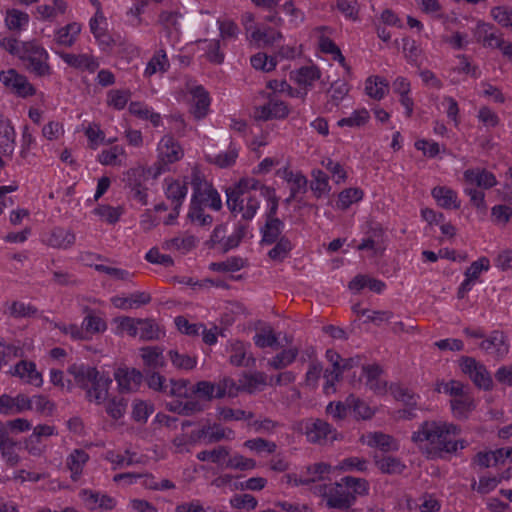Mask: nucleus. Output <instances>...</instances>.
<instances>
[{"label": "nucleus", "mask_w": 512, "mask_h": 512, "mask_svg": "<svg viewBox=\"0 0 512 512\" xmlns=\"http://www.w3.org/2000/svg\"><path fill=\"white\" fill-rule=\"evenodd\" d=\"M460 428L446 421H425L412 434V441L420 448H426L432 456L443 452L454 453L465 447L463 440L457 439Z\"/></svg>", "instance_id": "f257e3e1"}, {"label": "nucleus", "mask_w": 512, "mask_h": 512, "mask_svg": "<svg viewBox=\"0 0 512 512\" xmlns=\"http://www.w3.org/2000/svg\"><path fill=\"white\" fill-rule=\"evenodd\" d=\"M368 492V483L364 479L347 476L340 482L318 484L313 493L322 498L326 506L333 509H348L356 500Z\"/></svg>", "instance_id": "f03ea898"}, {"label": "nucleus", "mask_w": 512, "mask_h": 512, "mask_svg": "<svg viewBox=\"0 0 512 512\" xmlns=\"http://www.w3.org/2000/svg\"><path fill=\"white\" fill-rule=\"evenodd\" d=\"M260 181L255 178H242L235 186L226 190L228 209L234 214H240L245 220L255 217L259 207Z\"/></svg>", "instance_id": "7ed1b4c3"}, {"label": "nucleus", "mask_w": 512, "mask_h": 512, "mask_svg": "<svg viewBox=\"0 0 512 512\" xmlns=\"http://www.w3.org/2000/svg\"><path fill=\"white\" fill-rule=\"evenodd\" d=\"M177 99L189 105V111L196 119L204 118L210 111L209 93L194 81L189 80L185 83L184 88L177 95Z\"/></svg>", "instance_id": "20e7f679"}, {"label": "nucleus", "mask_w": 512, "mask_h": 512, "mask_svg": "<svg viewBox=\"0 0 512 512\" xmlns=\"http://www.w3.org/2000/svg\"><path fill=\"white\" fill-rule=\"evenodd\" d=\"M191 394L202 400L211 401L224 397L234 398L238 395V388L234 379L223 377L217 383L206 380L197 382L192 387Z\"/></svg>", "instance_id": "39448f33"}, {"label": "nucleus", "mask_w": 512, "mask_h": 512, "mask_svg": "<svg viewBox=\"0 0 512 512\" xmlns=\"http://www.w3.org/2000/svg\"><path fill=\"white\" fill-rule=\"evenodd\" d=\"M334 471L332 465L319 462L307 466L299 473H288L282 477V482L290 486H307L328 479L329 475Z\"/></svg>", "instance_id": "423d86ee"}, {"label": "nucleus", "mask_w": 512, "mask_h": 512, "mask_svg": "<svg viewBox=\"0 0 512 512\" xmlns=\"http://www.w3.org/2000/svg\"><path fill=\"white\" fill-rule=\"evenodd\" d=\"M191 185L193 188L192 196L202 205L218 211L222 207V201L219 193L205 179L200 170L194 168L191 172Z\"/></svg>", "instance_id": "0eeeda50"}, {"label": "nucleus", "mask_w": 512, "mask_h": 512, "mask_svg": "<svg viewBox=\"0 0 512 512\" xmlns=\"http://www.w3.org/2000/svg\"><path fill=\"white\" fill-rule=\"evenodd\" d=\"M184 156L182 146L172 136H163L157 144V164L154 176L166 171L169 165L180 161Z\"/></svg>", "instance_id": "6e6552de"}, {"label": "nucleus", "mask_w": 512, "mask_h": 512, "mask_svg": "<svg viewBox=\"0 0 512 512\" xmlns=\"http://www.w3.org/2000/svg\"><path fill=\"white\" fill-rule=\"evenodd\" d=\"M48 52L36 41L25 42L22 45L20 58L27 63L28 69L37 75L49 73Z\"/></svg>", "instance_id": "1a4fd4ad"}, {"label": "nucleus", "mask_w": 512, "mask_h": 512, "mask_svg": "<svg viewBox=\"0 0 512 512\" xmlns=\"http://www.w3.org/2000/svg\"><path fill=\"white\" fill-rule=\"evenodd\" d=\"M326 359L331 363L332 370H326L324 373L325 383L323 391L326 395H331L336 392L335 383L339 380L340 375L345 369L352 367V359H342L340 355L332 350L326 351Z\"/></svg>", "instance_id": "9d476101"}, {"label": "nucleus", "mask_w": 512, "mask_h": 512, "mask_svg": "<svg viewBox=\"0 0 512 512\" xmlns=\"http://www.w3.org/2000/svg\"><path fill=\"white\" fill-rule=\"evenodd\" d=\"M288 114L287 104L275 94L269 95L264 104L255 106L253 110L254 119L259 121L284 119Z\"/></svg>", "instance_id": "9b49d317"}, {"label": "nucleus", "mask_w": 512, "mask_h": 512, "mask_svg": "<svg viewBox=\"0 0 512 512\" xmlns=\"http://www.w3.org/2000/svg\"><path fill=\"white\" fill-rule=\"evenodd\" d=\"M301 430L311 443L322 444L337 439V432L327 422L310 419L302 423Z\"/></svg>", "instance_id": "f8f14e48"}, {"label": "nucleus", "mask_w": 512, "mask_h": 512, "mask_svg": "<svg viewBox=\"0 0 512 512\" xmlns=\"http://www.w3.org/2000/svg\"><path fill=\"white\" fill-rule=\"evenodd\" d=\"M219 419L223 421H248V426L256 432L270 430L274 425L272 421L266 419L264 421H252L253 414L242 409H232L229 407H220L217 409Z\"/></svg>", "instance_id": "ddd939ff"}, {"label": "nucleus", "mask_w": 512, "mask_h": 512, "mask_svg": "<svg viewBox=\"0 0 512 512\" xmlns=\"http://www.w3.org/2000/svg\"><path fill=\"white\" fill-rule=\"evenodd\" d=\"M57 435L55 426L48 424H40L33 428V432L24 441V447L27 452L32 455L39 457L46 450V444L44 438Z\"/></svg>", "instance_id": "4468645a"}, {"label": "nucleus", "mask_w": 512, "mask_h": 512, "mask_svg": "<svg viewBox=\"0 0 512 512\" xmlns=\"http://www.w3.org/2000/svg\"><path fill=\"white\" fill-rule=\"evenodd\" d=\"M0 82L11 92L20 97H28L35 93L27 78L14 69L0 72Z\"/></svg>", "instance_id": "2eb2a0df"}, {"label": "nucleus", "mask_w": 512, "mask_h": 512, "mask_svg": "<svg viewBox=\"0 0 512 512\" xmlns=\"http://www.w3.org/2000/svg\"><path fill=\"white\" fill-rule=\"evenodd\" d=\"M463 373L467 374L476 386L482 389H489L492 379L486 368L475 359L465 357L460 362Z\"/></svg>", "instance_id": "dca6fc26"}, {"label": "nucleus", "mask_w": 512, "mask_h": 512, "mask_svg": "<svg viewBox=\"0 0 512 512\" xmlns=\"http://www.w3.org/2000/svg\"><path fill=\"white\" fill-rule=\"evenodd\" d=\"M479 347L485 354L494 359H502L509 352V344L504 334L499 331H494L484 338Z\"/></svg>", "instance_id": "f3484780"}, {"label": "nucleus", "mask_w": 512, "mask_h": 512, "mask_svg": "<svg viewBox=\"0 0 512 512\" xmlns=\"http://www.w3.org/2000/svg\"><path fill=\"white\" fill-rule=\"evenodd\" d=\"M79 496L85 506L90 510L110 511L113 510L117 504L114 497L90 489L81 490Z\"/></svg>", "instance_id": "a211bd4d"}, {"label": "nucleus", "mask_w": 512, "mask_h": 512, "mask_svg": "<svg viewBox=\"0 0 512 512\" xmlns=\"http://www.w3.org/2000/svg\"><path fill=\"white\" fill-rule=\"evenodd\" d=\"M51 49L59 55V57L70 67L93 73L98 67V60L91 54L88 53H66L58 51L54 46Z\"/></svg>", "instance_id": "6ab92c4d"}, {"label": "nucleus", "mask_w": 512, "mask_h": 512, "mask_svg": "<svg viewBox=\"0 0 512 512\" xmlns=\"http://www.w3.org/2000/svg\"><path fill=\"white\" fill-rule=\"evenodd\" d=\"M16 132L11 121L0 115V166L5 165L2 157H11L15 149Z\"/></svg>", "instance_id": "aec40b11"}, {"label": "nucleus", "mask_w": 512, "mask_h": 512, "mask_svg": "<svg viewBox=\"0 0 512 512\" xmlns=\"http://www.w3.org/2000/svg\"><path fill=\"white\" fill-rule=\"evenodd\" d=\"M112 383V379L109 375L99 373L87 388L86 398L90 402H94L98 405L104 403L108 398L109 388Z\"/></svg>", "instance_id": "412c9836"}, {"label": "nucleus", "mask_w": 512, "mask_h": 512, "mask_svg": "<svg viewBox=\"0 0 512 512\" xmlns=\"http://www.w3.org/2000/svg\"><path fill=\"white\" fill-rule=\"evenodd\" d=\"M75 239V234L72 231L55 227L43 234L41 241L49 247L66 250L75 243Z\"/></svg>", "instance_id": "4be33fe9"}, {"label": "nucleus", "mask_w": 512, "mask_h": 512, "mask_svg": "<svg viewBox=\"0 0 512 512\" xmlns=\"http://www.w3.org/2000/svg\"><path fill=\"white\" fill-rule=\"evenodd\" d=\"M82 31V25L78 22H70L58 27L53 33V45L63 48L72 47L78 40Z\"/></svg>", "instance_id": "5701e85b"}, {"label": "nucleus", "mask_w": 512, "mask_h": 512, "mask_svg": "<svg viewBox=\"0 0 512 512\" xmlns=\"http://www.w3.org/2000/svg\"><path fill=\"white\" fill-rule=\"evenodd\" d=\"M11 374L19 377L26 384L35 387L43 385L42 374L37 370L35 363L32 361L21 360L11 369Z\"/></svg>", "instance_id": "b1692460"}, {"label": "nucleus", "mask_w": 512, "mask_h": 512, "mask_svg": "<svg viewBox=\"0 0 512 512\" xmlns=\"http://www.w3.org/2000/svg\"><path fill=\"white\" fill-rule=\"evenodd\" d=\"M104 459L111 463L114 470L143 462V456L130 449H126L123 452L120 450H107L104 453Z\"/></svg>", "instance_id": "393cba45"}, {"label": "nucleus", "mask_w": 512, "mask_h": 512, "mask_svg": "<svg viewBox=\"0 0 512 512\" xmlns=\"http://www.w3.org/2000/svg\"><path fill=\"white\" fill-rule=\"evenodd\" d=\"M381 374L382 370L378 365H367L362 368V378L366 386L377 395H386L389 392V386Z\"/></svg>", "instance_id": "a878e982"}, {"label": "nucleus", "mask_w": 512, "mask_h": 512, "mask_svg": "<svg viewBox=\"0 0 512 512\" xmlns=\"http://www.w3.org/2000/svg\"><path fill=\"white\" fill-rule=\"evenodd\" d=\"M68 10L65 0H44L36 8V17L43 21L53 22L63 16Z\"/></svg>", "instance_id": "bb28decb"}, {"label": "nucleus", "mask_w": 512, "mask_h": 512, "mask_svg": "<svg viewBox=\"0 0 512 512\" xmlns=\"http://www.w3.org/2000/svg\"><path fill=\"white\" fill-rule=\"evenodd\" d=\"M463 177L466 186L470 187L477 186L482 189H489L497 184V180L494 174L485 169H467L464 171Z\"/></svg>", "instance_id": "cd10ccee"}, {"label": "nucleus", "mask_w": 512, "mask_h": 512, "mask_svg": "<svg viewBox=\"0 0 512 512\" xmlns=\"http://www.w3.org/2000/svg\"><path fill=\"white\" fill-rule=\"evenodd\" d=\"M360 440L363 444L372 448H378L384 452L397 451L400 447L396 439L382 432H369L367 434H363Z\"/></svg>", "instance_id": "c85d7f7f"}, {"label": "nucleus", "mask_w": 512, "mask_h": 512, "mask_svg": "<svg viewBox=\"0 0 512 512\" xmlns=\"http://www.w3.org/2000/svg\"><path fill=\"white\" fill-rule=\"evenodd\" d=\"M163 189L165 196L173 205L181 206L188 193V182L186 179L166 178Z\"/></svg>", "instance_id": "c756f323"}, {"label": "nucleus", "mask_w": 512, "mask_h": 512, "mask_svg": "<svg viewBox=\"0 0 512 512\" xmlns=\"http://www.w3.org/2000/svg\"><path fill=\"white\" fill-rule=\"evenodd\" d=\"M114 376L120 390L125 392L136 390L143 379L142 373L135 368H118Z\"/></svg>", "instance_id": "7c9ffc66"}, {"label": "nucleus", "mask_w": 512, "mask_h": 512, "mask_svg": "<svg viewBox=\"0 0 512 512\" xmlns=\"http://www.w3.org/2000/svg\"><path fill=\"white\" fill-rule=\"evenodd\" d=\"M249 344L239 340L229 342L227 352L229 361L234 366H249L255 363V358L248 354Z\"/></svg>", "instance_id": "2f4dec72"}, {"label": "nucleus", "mask_w": 512, "mask_h": 512, "mask_svg": "<svg viewBox=\"0 0 512 512\" xmlns=\"http://www.w3.org/2000/svg\"><path fill=\"white\" fill-rule=\"evenodd\" d=\"M476 42L482 43L486 47H496L500 44V39L496 35L492 24L478 20L476 26L471 30Z\"/></svg>", "instance_id": "473e14b6"}, {"label": "nucleus", "mask_w": 512, "mask_h": 512, "mask_svg": "<svg viewBox=\"0 0 512 512\" xmlns=\"http://www.w3.org/2000/svg\"><path fill=\"white\" fill-rule=\"evenodd\" d=\"M68 373L73 376L75 383L82 389L87 388L90 382L100 373L95 367L84 363H74L69 366Z\"/></svg>", "instance_id": "72a5a7b5"}, {"label": "nucleus", "mask_w": 512, "mask_h": 512, "mask_svg": "<svg viewBox=\"0 0 512 512\" xmlns=\"http://www.w3.org/2000/svg\"><path fill=\"white\" fill-rule=\"evenodd\" d=\"M126 159V150L121 145L110 146L97 155V161L104 166H122Z\"/></svg>", "instance_id": "f704fd0d"}, {"label": "nucleus", "mask_w": 512, "mask_h": 512, "mask_svg": "<svg viewBox=\"0 0 512 512\" xmlns=\"http://www.w3.org/2000/svg\"><path fill=\"white\" fill-rule=\"evenodd\" d=\"M199 438H205L207 442L213 443L221 440L231 441L235 438V432L220 424L205 425L199 431Z\"/></svg>", "instance_id": "c9c22d12"}, {"label": "nucleus", "mask_w": 512, "mask_h": 512, "mask_svg": "<svg viewBox=\"0 0 512 512\" xmlns=\"http://www.w3.org/2000/svg\"><path fill=\"white\" fill-rule=\"evenodd\" d=\"M167 357L171 365L178 371L189 372L196 368L198 357L193 354L180 352L177 349H172L167 352Z\"/></svg>", "instance_id": "e433bc0d"}, {"label": "nucleus", "mask_w": 512, "mask_h": 512, "mask_svg": "<svg viewBox=\"0 0 512 512\" xmlns=\"http://www.w3.org/2000/svg\"><path fill=\"white\" fill-rule=\"evenodd\" d=\"M128 110L131 115L141 120L149 121L154 127H159L162 125V117L160 113L155 112L151 107H149L144 102H131L128 106Z\"/></svg>", "instance_id": "4c0bfd02"}, {"label": "nucleus", "mask_w": 512, "mask_h": 512, "mask_svg": "<svg viewBox=\"0 0 512 512\" xmlns=\"http://www.w3.org/2000/svg\"><path fill=\"white\" fill-rule=\"evenodd\" d=\"M436 203L444 209H458L460 201L457 192L446 186H437L431 191Z\"/></svg>", "instance_id": "58836bf2"}, {"label": "nucleus", "mask_w": 512, "mask_h": 512, "mask_svg": "<svg viewBox=\"0 0 512 512\" xmlns=\"http://www.w3.org/2000/svg\"><path fill=\"white\" fill-rule=\"evenodd\" d=\"M150 300V295L145 292H136L127 297L114 296L111 298L114 307L123 310L138 308L149 303Z\"/></svg>", "instance_id": "ea45409f"}, {"label": "nucleus", "mask_w": 512, "mask_h": 512, "mask_svg": "<svg viewBox=\"0 0 512 512\" xmlns=\"http://www.w3.org/2000/svg\"><path fill=\"white\" fill-rule=\"evenodd\" d=\"M164 350L159 346H146L140 349L143 364L150 369L163 368L166 365Z\"/></svg>", "instance_id": "a19ab883"}, {"label": "nucleus", "mask_w": 512, "mask_h": 512, "mask_svg": "<svg viewBox=\"0 0 512 512\" xmlns=\"http://www.w3.org/2000/svg\"><path fill=\"white\" fill-rule=\"evenodd\" d=\"M89 460V455L82 449H75L67 457V467L71 472V479L78 481L82 476L83 469Z\"/></svg>", "instance_id": "79ce46f5"}, {"label": "nucleus", "mask_w": 512, "mask_h": 512, "mask_svg": "<svg viewBox=\"0 0 512 512\" xmlns=\"http://www.w3.org/2000/svg\"><path fill=\"white\" fill-rule=\"evenodd\" d=\"M237 384L238 393L240 391H247L253 393L263 389L268 384L267 375L262 372H255L252 374H244Z\"/></svg>", "instance_id": "37998d69"}, {"label": "nucleus", "mask_w": 512, "mask_h": 512, "mask_svg": "<svg viewBox=\"0 0 512 512\" xmlns=\"http://www.w3.org/2000/svg\"><path fill=\"white\" fill-rule=\"evenodd\" d=\"M170 63L167 54L164 50L160 49L155 52L153 57L147 63L143 75L150 78L156 73H165L168 71Z\"/></svg>", "instance_id": "c03bdc74"}, {"label": "nucleus", "mask_w": 512, "mask_h": 512, "mask_svg": "<svg viewBox=\"0 0 512 512\" xmlns=\"http://www.w3.org/2000/svg\"><path fill=\"white\" fill-rule=\"evenodd\" d=\"M388 92V82L377 75H371L365 80V93L374 100L383 99Z\"/></svg>", "instance_id": "a18cd8bd"}, {"label": "nucleus", "mask_w": 512, "mask_h": 512, "mask_svg": "<svg viewBox=\"0 0 512 512\" xmlns=\"http://www.w3.org/2000/svg\"><path fill=\"white\" fill-rule=\"evenodd\" d=\"M196 244V239L192 235L176 236L166 239L162 243V249L166 251H179L186 253L190 251Z\"/></svg>", "instance_id": "49530a36"}, {"label": "nucleus", "mask_w": 512, "mask_h": 512, "mask_svg": "<svg viewBox=\"0 0 512 512\" xmlns=\"http://www.w3.org/2000/svg\"><path fill=\"white\" fill-rule=\"evenodd\" d=\"M370 113L366 108L354 110L351 114L337 121L339 127L360 128L368 123Z\"/></svg>", "instance_id": "de8ad7c7"}, {"label": "nucleus", "mask_w": 512, "mask_h": 512, "mask_svg": "<svg viewBox=\"0 0 512 512\" xmlns=\"http://www.w3.org/2000/svg\"><path fill=\"white\" fill-rule=\"evenodd\" d=\"M5 24L11 31L25 30L29 24V15L18 9H9L6 12Z\"/></svg>", "instance_id": "09e8293b"}, {"label": "nucleus", "mask_w": 512, "mask_h": 512, "mask_svg": "<svg viewBox=\"0 0 512 512\" xmlns=\"http://www.w3.org/2000/svg\"><path fill=\"white\" fill-rule=\"evenodd\" d=\"M291 78L300 86L309 87L320 78V72L316 67L305 66L292 72Z\"/></svg>", "instance_id": "8fccbe9b"}, {"label": "nucleus", "mask_w": 512, "mask_h": 512, "mask_svg": "<svg viewBox=\"0 0 512 512\" xmlns=\"http://www.w3.org/2000/svg\"><path fill=\"white\" fill-rule=\"evenodd\" d=\"M283 177L289 185L292 198L306 191L307 179L301 173L286 169L283 172Z\"/></svg>", "instance_id": "3c124183"}, {"label": "nucleus", "mask_w": 512, "mask_h": 512, "mask_svg": "<svg viewBox=\"0 0 512 512\" xmlns=\"http://www.w3.org/2000/svg\"><path fill=\"white\" fill-rule=\"evenodd\" d=\"M312 178L311 190L315 197L322 198L327 196L331 191L328 175L321 170H314Z\"/></svg>", "instance_id": "603ef678"}, {"label": "nucleus", "mask_w": 512, "mask_h": 512, "mask_svg": "<svg viewBox=\"0 0 512 512\" xmlns=\"http://www.w3.org/2000/svg\"><path fill=\"white\" fill-rule=\"evenodd\" d=\"M346 403L350 408V411H352L355 417L359 419L367 420L372 418L375 414V410L372 407L354 395H349L346 398Z\"/></svg>", "instance_id": "864d4df0"}, {"label": "nucleus", "mask_w": 512, "mask_h": 512, "mask_svg": "<svg viewBox=\"0 0 512 512\" xmlns=\"http://www.w3.org/2000/svg\"><path fill=\"white\" fill-rule=\"evenodd\" d=\"M284 228L283 222L278 218H266V223L262 228V240L265 243H274Z\"/></svg>", "instance_id": "5fc2aeb1"}, {"label": "nucleus", "mask_w": 512, "mask_h": 512, "mask_svg": "<svg viewBox=\"0 0 512 512\" xmlns=\"http://www.w3.org/2000/svg\"><path fill=\"white\" fill-rule=\"evenodd\" d=\"M474 407L475 404L473 399L467 394L460 395L459 397L451 400L452 412L457 418H466Z\"/></svg>", "instance_id": "6e6d98bb"}, {"label": "nucleus", "mask_w": 512, "mask_h": 512, "mask_svg": "<svg viewBox=\"0 0 512 512\" xmlns=\"http://www.w3.org/2000/svg\"><path fill=\"white\" fill-rule=\"evenodd\" d=\"M257 466L256 461L252 458L245 457L239 453L230 455L225 460L224 468L249 471L255 469Z\"/></svg>", "instance_id": "4d7b16f0"}, {"label": "nucleus", "mask_w": 512, "mask_h": 512, "mask_svg": "<svg viewBox=\"0 0 512 512\" xmlns=\"http://www.w3.org/2000/svg\"><path fill=\"white\" fill-rule=\"evenodd\" d=\"M363 196L364 192L360 188H347L339 193L336 206L341 210H346L352 204L361 201L363 199Z\"/></svg>", "instance_id": "13d9d810"}, {"label": "nucleus", "mask_w": 512, "mask_h": 512, "mask_svg": "<svg viewBox=\"0 0 512 512\" xmlns=\"http://www.w3.org/2000/svg\"><path fill=\"white\" fill-rule=\"evenodd\" d=\"M188 218L192 223H196L200 226H209L212 223V217L208 214H205L202 208V204L191 197Z\"/></svg>", "instance_id": "bf43d9fd"}, {"label": "nucleus", "mask_w": 512, "mask_h": 512, "mask_svg": "<svg viewBox=\"0 0 512 512\" xmlns=\"http://www.w3.org/2000/svg\"><path fill=\"white\" fill-rule=\"evenodd\" d=\"M115 324V333L117 335L127 334L131 337H137L139 319L132 317H118L114 320Z\"/></svg>", "instance_id": "052dcab7"}, {"label": "nucleus", "mask_w": 512, "mask_h": 512, "mask_svg": "<svg viewBox=\"0 0 512 512\" xmlns=\"http://www.w3.org/2000/svg\"><path fill=\"white\" fill-rule=\"evenodd\" d=\"M228 457V448L219 446L212 450H204L197 454V459L200 461H208L224 468L225 460Z\"/></svg>", "instance_id": "680f3d73"}, {"label": "nucleus", "mask_w": 512, "mask_h": 512, "mask_svg": "<svg viewBox=\"0 0 512 512\" xmlns=\"http://www.w3.org/2000/svg\"><path fill=\"white\" fill-rule=\"evenodd\" d=\"M123 212L124 211L121 206L114 207L106 204L99 205L94 209V214L108 224L117 223Z\"/></svg>", "instance_id": "e2e57ef3"}, {"label": "nucleus", "mask_w": 512, "mask_h": 512, "mask_svg": "<svg viewBox=\"0 0 512 512\" xmlns=\"http://www.w3.org/2000/svg\"><path fill=\"white\" fill-rule=\"evenodd\" d=\"M131 97V92L126 89H112L107 93V105L116 110H122L126 107L129 99Z\"/></svg>", "instance_id": "0e129e2a"}, {"label": "nucleus", "mask_w": 512, "mask_h": 512, "mask_svg": "<svg viewBox=\"0 0 512 512\" xmlns=\"http://www.w3.org/2000/svg\"><path fill=\"white\" fill-rule=\"evenodd\" d=\"M298 354L295 348H288L268 360V366L273 369H283L294 362Z\"/></svg>", "instance_id": "69168bd1"}, {"label": "nucleus", "mask_w": 512, "mask_h": 512, "mask_svg": "<svg viewBox=\"0 0 512 512\" xmlns=\"http://www.w3.org/2000/svg\"><path fill=\"white\" fill-rule=\"evenodd\" d=\"M200 49L205 52L210 62L220 64L224 60V54L220 51V44L217 40H203L200 42Z\"/></svg>", "instance_id": "338daca9"}, {"label": "nucleus", "mask_w": 512, "mask_h": 512, "mask_svg": "<svg viewBox=\"0 0 512 512\" xmlns=\"http://www.w3.org/2000/svg\"><path fill=\"white\" fill-rule=\"evenodd\" d=\"M491 18L501 27H512V8L506 5L492 7L490 10Z\"/></svg>", "instance_id": "774afa93"}]
</instances>
